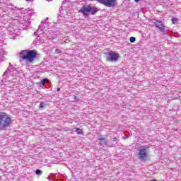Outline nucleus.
Listing matches in <instances>:
<instances>
[{"label":"nucleus","mask_w":181,"mask_h":181,"mask_svg":"<svg viewBox=\"0 0 181 181\" xmlns=\"http://www.w3.org/2000/svg\"><path fill=\"white\" fill-rule=\"evenodd\" d=\"M20 62H25V63L32 64L37 57V52L36 50H22L19 53Z\"/></svg>","instance_id":"obj_1"},{"label":"nucleus","mask_w":181,"mask_h":181,"mask_svg":"<svg viewBox=\"0 0 181 181\" xmlns=\"http://www.w3.org/2000/svg\"><path fill=\"white\" fill-rule=\"evenodd\" d=\"M11 125V117L5 112H0V129L5 131Z\"/></svg>","instance_id":"obj_2"},{"label":"nucleus","mask_w":181,"mask_h":181,"mask_svg":"<svg viewBox=\"0 0 181 181\" xmlns=\"http://www.w3.org/2000/svg\"><path fill=\"white\" fill-rule=\"evenodd\" d=\"M106 54V60L107 62H117L119 57V54L114 51H110L109 52L105 53Z\"/></svg>","instance_id":"obj_3"},{"label":"nucleus","mask_w":181,"mask_h":181,"mask_svg":"<svg viewBox=\"0 0 181 181\" xmlns=\"http://www.w3.org/2000/svg\"><path fill=\"white\" fill-rule=\"evenodd\" d=\"M138 158L141 162H146L148 158V149L146 148H141L139 150Z\"/></svg>","instance_id":"obj_4"},{"label":"nucleus","mask_w":181,"mask_h":181,"mask_svg":"<svg viewBox=\"0 0 181 181\" xmlns=\"http://www.w3.org/2000/svg\"><path fill=\"white\" fill-rule=\"evenodd\" d=\"M99 4L107 6V8H114L115 4H117V0H97Z\"/></svg>","instance_id":"obj_5"},{"label":"nucleus","mask_w":181,"mask_h":181,"mask_svg":"<svg viewBox=\"0 0 181 181\" xmlns=\"http://www.w3.org/2000/svg\"><path fill=\"white\" fill-rule=\"evenodd\" d=\"M91 11V6H83L79 12L83 15V16H88L90 15V11Z\"/></svg>","instance_id":"obj_6"},{"label":"nucleus","mask_w":181,"mask_h":181,"mask_svg":"<svg viewBox=\"0 0 181 181\" xmlns=\"http://www.w3.org/2000/svg\"><path fill=\"white\" fill-rule=\"evenodd\" d=\"M155 25L161 32L165 31V26H163V23L162 21H156Z\"/></svg>","instance_id":"obj_7"},{"label":"nucleus","mask_w":181,"mask_h":181,"mask_svg":"<svg viewBox=\"0 0 181 181\" xmlns=\"http://www.w3.org/2000/svg\"><path fill=\"white\" fill-rule=\"evenodd\" d=\"M98 141H100L99 143L100 146H103V145H106V146H109V148L112 147V145H108V141L105 140L104 138H100Z\"/></svg>","instance_id":"obj_8"},{"label":"nucleus","mask_w":181,"mask_h":181,"mask_svg":"<svg viewBox=\"0 0 181 181\" xmlns=\"http://www.w3.org/2000/svg\"><path fill=\"white\" fill-rule=\"evenodd\" d=\"M98 12V8L97 7L90 6V15H95Z\"/></svg>","instance_id":"obj_9"},{"label":"nucleus","mask_w":181,"mask_h":181,"mask_svg":"<svg viewBox=\"0 0 181 181\" xmlns=\"http://www.w3.org/2000/svg\"><path fill=\"white\" fill-rule=\"evenodd\" d=\"M37 33H44L43 32V22L39 25V28L37 32L35 33V35H37Z\"/></svg>","instance_id":"obj_10"},{"label":"nucleus","mask_w":181,"mask_h":181,"mask_svg":"<svg viewBox=\"0 0 181 181\" xmlns=\"http://www.w3.org/2000/svg\"><path fill=\"white\" fill-rule=\"evenodd\" d=\"M74 132H76L78 135H83V130L78 128H74Z\"/></svg>","instance_id":"obj_11"},{"label":"nucleus","mask_w":181,"mask_h":181,"mask_svg":"<svg viewBox=\"0 0 181 181\" xmlns=\"http://www.w3.org/2000/svg\"><path fill=\"white\" fill-rule=\"evenodd\" d=\"M47 105V104H46V103L45 102H41L40 103V106L39 108H46V106Z\"/></svg>","instance_id":"obj_12"},{"label":"nucleus","mask_w":181,"mask_h":181,"mask_svg":"<svg viewBox=\"0 0 181 181\" xmlns=\"http://www.w3.org/2000/svg\"><path fill=\"white\" fill-rule=\"evenodd\" d=\"M11 70H12V67H8L7 69V70L5 71L4 73V76H6V74H9V71H11Z\"/></svg>","instance_id":"obj_13"},{"label":"nucleus","mask_w":181,"mask_h":181,"mask_svg":"<svg viewBox=\"0 0 181 181\" xmlns=\"http://www.w3.org/2000/svg\"><path fill=\"white\" fill-rule=\"evenodd\" d=\"M35 173H36V175H37L38 176H40V175H42V170H39V169L36 170H35Z\"/></svg>","instance_id":"obj_14"},{"label":"nucleus","mask_w":181,"mask_h":181,"mask_svg":"<svg viewBox=\"0 0 181 181\" xmlns=\"http://www.w3.org/2000/svg\"><path fill=\"white\" fill-rule=\"evenodd\" d=\"M129 40H130L131 43H134L136 38H135V37H131Z\"/></svg>","instance_id":"obj_15"},{"label":"nucleus","mask_w":181,"mask_h":181,"mask_svg":"<svg viewBox=\"0 0 181 181\" xmlns=\"http://www.w3.org/2000/svg\"><path fill=\"white\" fill-rule=\"evenodd\" d=\"M55 53H57V54H59V53H62V49H57L55 50Z\"/></svg>","instance_id":"obj_16"},{"label":"nucleus","mask_w":181,"mask_h":181,"mask_svg":"<svg viewBox=\"0 0 181 181\" xmlns=\"http://www.w3.org/2000/svg\"><path fill=\"white\" fill-rule=\"evenodd\" d=\"M46 81H47V79H43V80H42V81H41V84H42V86H45V83H46Z\"/></svg>","instance_id":"obj_17"},{"label":"nucleus","mask_w":181,"mask_h":181,"mask_svg":"<svg viewBox=\"0 0 181 181\" xmlns=\"http://www.w3.org/2000/svg\"><path fill=\"white\" fill-rule=\"evenodd\" d=\"M112 139L113 142H117V139H116V137H114V138H112Z\"/></svg>","instance_id":"obj_18"},{"label":"nucleus","mask_w":181,"mask_h":181,"mask_svg":"<svg viewBox=\"0 0 181 181\" xmlns=\"http://www.w3.org/2000/svg\"><path fill=\"white\" fill-rule=\"evenodd\" d=\"M176 22V18H173V23H175Z\"/></svg>","instance_id":"obj_19"},{"label":"nucleus","mask_w":181,"mask_h":181,"mask_svg":"<svg viewBox=\"0 0 181 181\" xmlns=\"http://www.w3.org/2000/svg\"><path fill=\"white\" fill-rule=\"evenodd\" d=\"M141 0H134V2H139Z\"/></svg>","instance_id":"obj_20"},{"label":"nucleus","mask_w":181,"mask_h":181,"mask_svg":"<svg viewBox=\"0 0 181 181\" xmlns=\"http://www.w3.org/2000/svg\"><path fill=\"white\" fill-rule=\"evenodd\" d=\"M57 91H60V88H57Z\"/></svg>","instance_id":"obj_21"},{"label":"nucleus","mask_w":181,"mask_h":181,"mask_svg":"<svg viewBox=\"0 0 181 181\" xmlns=\"http://www.w3.org/2000/svg\"><path fill=\"white\" fill-rule=\"evenodd\" d=\"M48 2H50L51 1H53V0H47Z\"/></svg>","instance_id":"obj_22"},{"label":"nucleus","mask_w":181,"mask_h":181,"mask_svg":"<svg viewBox=\"0 0 181 181\" xmlns=\"http://www.w3.org/2000/svg\"><path fill=\"white\" fill-rule=\"evenodd\" d=\"M123 139H127V137H123Z\"/></svg>","instance_id":"obj_23"},{"label":"nucleus","mask_w":181,"mask_h":181,"mask_svg":"<svg viewBox=\"0 0 181 181\" xmlns=\"http://www.w3.org/2000/svg\"><path fill=\"white\" fill-rule=\"evenodd\" d=\"M151 181H157L156 180H151Z\"/></svg>","instance_id":"obj_24"},{"label":"nucleus","mask_w":181,"mask_h":181,"mask_svg":"<svg viewBox=\"0 0 181 181\" xmlns=\"http://www.w3.org/2000/svg\"><path fill=\"white\" fill-rule=\"evenodd\" d=\"M74 98H75V99H76V98H77V97H76V96H75Z\"/></svg>","instance_id":"obj_25"},{"label":"nucleus","mask_w":181,"mask_h":181,"mask_svg":"<svg viewBox=\"0 0 181 181\" xmlns=\"http://www.w3.org/2000/svg\"><path fill=\"white\" fill-rule=\"evenodd\" d=\"M26 1H30V0H26Z\"/></svg>","instance_id":"obj_26"},{"label":"nucleus","mask_w":181,"mask_h":181,"mask_svg":"<svg viewBox=\"0 0 181 181\" xmlns=\"http://www.w3.org/2000/svg\"><path fill=\"white\" fill-rule=\"evenodd\" d=\"M8 81H11V80H8Z\"/></svg>","instance_id":"obj_27"}]
</instances>
